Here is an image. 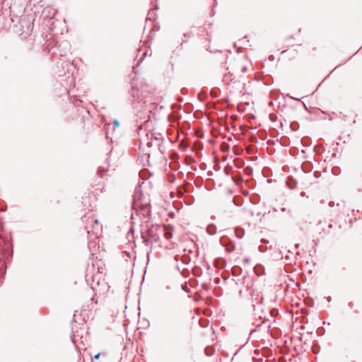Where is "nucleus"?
<instances>
[{"label":"nucleus","instance_id":"1","mask_svg":"<svg viewBox=\"0 0 362 362\" xmlns=\"http://www.w3.org/2000/svg\"><path fill=\"white\" fill-rule=\"evenodd\" d=\"M178 262L179 255H177L169 262V272L165 281V288L168 290L175 289L178 284L180 275L181 274Z\"/></svg>","mask_w":362,"mask_h":362},{"label":"nucleus","instance_id":"2","mask_svg":"<svg viewBox=\"0 0 362 362\" xmlns=\"http://www.w3.org/2000/svg\"><path fill=\"white\" fill-rule=\"evenodd\" d=\"M138 135L139 136L140 144L141 145H146L148 146H152V139H158V137L154 136V134L148 132H146L145 129H144L143 124L141 122L140 124L138 125Z\"/></svg>","mask_w":362,"mask_h":362},{"label":"nucleus","instance_id":"3","mask_svg":"<svg viewBox=\"0 0 362 362\" xmlns=\"http://www.w3.org/2000/svg\"><path fill=\"white\" fill-rule=\"evenodd\" d=\"M180 52L181 48L177 46L175 49H173L170 54L169 62L170 63L172 68L174 69L175 66H178L180 62Z\"/></svg>","mask_w":362,"mask_h":362},{"label":"nucleus","instance_id":"4","mask_svg":"<svg viewBox=\"0 0 362 362\" xmlns=\"http://www.w3.org/2000/svg\"><path fill=\"white\" fill-rule=\"evenodd\" d=\"M171 162L170 163V166L173 169H179V159L180 156L177 153L173 152L170 154Z\"/></svg>","mask_w":362,"mask_h":362},{"label":"nucleus","instance_id":"5","mask_svg":"<svg viewBox=\"0 0 362 362\" xmlns=\"http://www.w3.org/2000/svg\"><path fill=\"white\" fill-rule=\"evenodd\" d=\"M141 208L144 213H149V208L148 204H142L139 200L134 199L133 202V208L134 210H137L138 208Z\"/></svg>","mask_w":362,"mask_h":362},{"label":"nucleus","instance_id":"6","mask_svg":"<svg viewBox=\"0 0 362 362\" xmlns=\"http://www.w3.org/2000/svg\"><path fill=\"white\" fill-rule=\"evenodd\" d=\"M139 54H141V57L139 60L140 62H141L144 57L151 56L152 54V51L149 47L145 48V49H144V48H140L139 49Z\"/></svg>","mask_w":362,"mask_h":362},{"label":"nucleus","instance_id":"7","mask_svg":"<svg viewBox=\"0 0 362 362\" xmlns=\"http://www.w3.org/2000/svg\"><path fill=\"white\" fill-rule=\"evenodd\" d=\"M168 180H169V182H175V175H170V176L168 177Z\"/></svg>","mask_w":362,"mask_h":362},{"label":"nucleus","instance_id":"8","mask_svg":"<svg viewBox=\"0 0 362 362\" xmlns=\"http://www.w3.org/2000/svg\"><path fill=\"white\" fill-rule=\"evenodd\" d=\"M133 88V97H136L138 99H139V93H134V87H132ZM136 92H138V90H136Z\"/></svg>","mask_w":362,"mask_h":362},{"label":"nucleus","instance_id":"9","mask_svg":"<svg viewBox=\"0 0 362 362\" xmlns=\"http://www.w3.org/2000/svg\"><path fill=\"white\" fill-rule=\"evenodd\" d=\"M105 170L103 168L100 167V168H98V174H100V176H102L101 173H102L103 172H105Z\"/></svg>","mask_w":362,"mask_h":362},{"label":"nucleus","instance_id":"10","mask_svg":"<svg viewBox=\"0 0 362 362\" xmlns=\"http://www.w3.org/2000/svg\"><path fill=\"white\" fill-rule=\"evenodd\" d=\"M177 197H181L180 187H177Z\"/></svg>","mask_w":362,"mask_h":362},{"label":"nucleus","instance_id":"11","mask_svg":"<svg viewBox=\"0 0 362 362\" xmlns=\"http://www.w3.org/2000/svg\"><path fill=\"white\" fill-rule=\"evenodd\" d=\"M113 124H114V127H117L119 126V122H118V121H117V120H115V121L113 122Z\"/></svg>","mask_w":362,"mask_h":362},{"label":"nucleus","instance_id":"12","mask_svg":"<svg viewBox=\"0 0 362 362\" xmlns=\"http://www.w3.org/2000/svg\"><path fill=\"white\" fill-rule=\"evenodd\" d=\"M100 354H96V355L95 356V359H98V358H100Z\"/></svg>","mask_w":362,"mask_h":362},{"label":"nucleus","instance_id":"13","mask_svg":"<svg viewBox=\"0 0 362 362\" xmlns=\"http://www.w3.org/2000/svg\"><path fill=\"white\" fill-rule=\"evenodd\" d=\"M170 197H171V198H174L175 197V194H174L173 192H170Z\"/></svg>","mask_w":362,"mask_h":362},{"label":"nucleus","instance_id":"14","mask_svg":"<svg viewBox=\"0 0 362 362\" xmlns=\"http://www.w3.org/2000/svg\"><path fill=\"white\" fill-rule=\"evenodd\" d=\"M169 216L173 217L174 216V214L173 213H169Z\"/></svg>","mask_w":362,"mask_h":362},{"label":"nucleus","instance_id":"15","mask_svg":"<svg viewBox=\"0 0 362 362\" xmlns=\"http://www.w3.org/2000/svg\"><path fill=\"white\" fill-rule=\"evenodd\" d=\"M178 146H179V147H180V146H181V142H180V143L178 144Z\"/></svg>","mask_w":362,"mask_h":362}]
</instances>
